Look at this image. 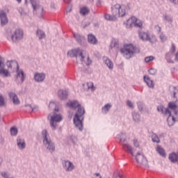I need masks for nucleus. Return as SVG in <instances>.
Returning <instances> with one entry per match:
<instances>
[{
	"instance_id": "obj_31",
	"label": "nucleus",
	"mask_w": 178,
	"mask_h": 178,
	"mask_svg": "<svg viewBox=\"0 0 178 178\" xmlns=\"http://www.w3.org/2000/svg\"><path fill=\"white\" fill-rule=\"evenodd\" d=\"M119 46V43L118 42V41L116 40H113L111 41V45L110 47L111 48H116V47Z\"/></svg>"
},
{
	"instance_id": "obj_18",
	"label": "nucleus",
	"mask_w": 178,
	"mask_h": 178,
	"mask_svg": "<svg viewBox=\"0 0 178 178\" xmlns=\"http://www.w3.org/2000/svg\"><path fill=\"white\" fill-rule=\"evenodd\" d=\"M88 42L90 44H92L93 45H95L97 42H98V40H97V38L94 36L92 34H89L88 36Z\"/></svg>"
},
{
	"instance_id": "obj_38",
	"label": "nucleus",
	"mask_w": 178,
	"mask_h": 178,
	"mask_svg": "<svg viewBox=\"0 0 178 178\" xmlns=\"http://www.w3.org/2000/svg\"><path fill=\"white\" fill-rule=\"evenodd\" d=\"M5 106V99H3V97L0 95V106Z\"/></svg>"
},
{
	"instance_id": "obj_20",
	"label": "nucleus",
	"mask_w": 178,
	"mask_h": 178,
	"mask_svg": "<svg viewBox=\"0 0 178 178\" xmlns=\"http://www.w3.org/2000/svg\"><path fill=\"white\" fill-rule=\"evenodd\" d=\"M169 159L173 163L175 162H177L178 159V153H172L169 155Z\"/></svg>"
},
{
	"instance_id": "obj_36",
	"label": "nucleus",
	"mask_w": 178,
	"mask_h": 178,
	"mask_svg": "<svg viewBox=\"0 0 178 178\" xmlns=\"http://www.w3.org/2000/svg\"><path fill=\"white\" fill-rule=\"evenodd\" d=\"M152 139L153 143H159V138H158V136H156V134H154L152 136Z\"/></svg>"
},
{
	"instance_id": "obj_26",
	"label": "nucleus",
	"mask_w": 178,
	"mask_h": 178,
	"mask_svg": "<svg viewBox=\"0 0 178 178\" xmlns=\"http://www.w3.org/2000/svg\"><path fill=\"white\" fill-rule=\"evenodd\" d=\"M172 58H173V56L170 53H168L165 55V59L168 62V63H173V60H172Z\"/></svg>"
},
{
	"instance_id": "obj_34",
	"label": "nucleus",
	"mask_w": 178,
	"mask_h": 178,
	"mask_svg": "<svg viewBox=\"0 0 178 178\" xmlns=\"http://www.w3.org/2000/svg\"><path fill=\"white\" fill-rule=\"evenodd\" d=\"M31 3L34 10H35V9H37V7L39 6L38 4H37V0H31Z\"/></svg>"
},
{
	"instance_id": "obj_47",
	"label": "nucleus",
	"mask_w": 178,
	"mask_h": 178,
	"mask_svg": "<svg viewBox=\"0 0 178 178\" xmlns=\"http://www.w3.org/2000/svg\"><path fill=\"white\" fill-rule=\"evenodd\" d=\"M172 49H173L174 51H176V48L175 47V44H172Z\"/></svg>"
},
{
	"instance_id": "obj_27",
	"label": "nucleus",
	"mask_w": 178,
	"mask_h": 178,
	"mask_svg": "<svg viewBox=\"0 0 178 178\" xmlns=\"http://www.w3.org/2000/svg\"><path fill=\"white\" fill-rule=\"evenodd\" d=\"M81 14L83 15V16L86 15H88L90 10L87 8V7H83L80 10Z\"/></svg>"
},
{
	"instance_id": "obj_24",
	"label": "nucleus",
	"mask_w": 178,
	"mask_h": 178,
	"mask_svg": "<svg viewBox=\"0 0 178 178\" xmlns=\"http://www.w3.org/2000/svg\"><path fill=\"white\" fill-rule=\"evenodd\" d=\"M0 74L1 76H3V77H8L10 76V74H9V72H8V70H5L4 68H1L0 70Z\"/></svg>"
},
{
	"instance_id": "obj_22",
	"label": "nucleus",
	"mask_w": 178,
	"mask_h": 178,
	"mask_svg": "<svg viewBox=\"0 0 178 178\" xmlns=\"http://www.w3.org/2000/svg\"><path fill=\"white\" fill-rule=\"evenodd\" d=\"M17 145L21 149L26 148V143H24V140L20 138L17 139Z\"/></svg>"
},
{
	"instance_id": "obj_28",
	"label": "nucleus",
	"mask_w": 178,
	"mask_h": 178,
	"mask_svg": "<svg viewBox=\"0 0 178 178\" xmlns=\"http://www.w3.org/2000/svg\"><path fill=\"white\" fill-rule=\"evenodd\" d=\"M111 108V104H106L104 108H102L103 113H108L109 112V108Z\"/></svg>"
},
{
	"instance_id": "obj_51",
	"label": "nucleus",
	"mask_w": 178,
	"mask_h": 178,
	"mask_svg": "<svg viewBox=\"0 0 178 178\" xmlns=\"http://www.w3.org/2000/svg\"><path fill=\"white\" fill-rule=\"evenodd\" d=\"M25 3H27V0H25Z\"/></svg>"
},
{
	"instance_id": "obj_37",
	"label": "nucleus",
	"mask_w": 178,
	"mask_h": 178,
	"mask_svg": "<svg viewBox=\"0 0 178 178\" xmlns=\"http://www.w3.org/2000/svg\"><path fill=\"white\" fill-rule=\"evenodd\" d=\"M160 39H161V41H162V42H165V41L168 40V37H166V35H165L164 33H161Z\"/></svg>"
},
{
	"instance_id": "obj_45",
	"label": "nucleus",
	"mask_w": 178,
	"mask_h": 178,
	"mask_svg": "<svg viewBox=\"0 0 178 178\" xmlns=\"http://www.w3.org/2000/svg\"><path fill=\"white\" fill-rule=\"evenodd\" d=\"M115 178H124V177H123V175L122 174H118Z\"/></svg>"
},
{
	"instance_id": "obj_43",
	"label": "nucleus",
	"mask_w": 178,
	"mask_h": 178,
	"mask_svg": "<svg viewBox=\"0 0 178 178\" xmlns=\"http://www.w3.org/2000/svg\"><path fill=\"white\" fill-rule=\"evenodd\" d=\"M165 20H168V22H172V18H170L169 16L165 17Z\"/></svg>"
},
{
	"instance_id": "obj_50",
	"label": "nucleus",
	"mask_w": 178,
	"mask_h": 178,
	"mask_svg": "<svg viewBox=\"0 0 178 178\" xmlns=\"http://www.w3.org/2000/svg\"><path fill=\"white\" fill-rule=\"evenodd\" d=\"M2 163V159H0V165Z\"/></svg>"
},
{
	"instance_id": "obj_1",
	"label": "nucleus",
	"mask_w": 178,
	"mask_h": 178,
	"mask_svg": "<svg viewBox=\"0 0 178 178\" xmlns=\"http://www.w3.org/2000/svg\"><path fill=\"white\" fill-rule=\"evenodd\" d=\"M67 105L72 109H76V108H78V111L74 118V124H75L76 129H79V130L81 131V130H83V120H84V117L83 116L84 113H86L84 107L81 106L77 101L70 102L67 103Z\"/></svg>"
},
{
	"instance_id": "obj_7",
	"label": "nucleus",
	"mask_w": 178,
	"mask_h": 178,
	"mask_svg": "<svg viewBox=\"0 0 178 178\" xmlns=\"http://www.w3.org/2000/svg\"><path fill=\"white\" fill-rule=\"evenodd\" d=\"M8 69H12L13 72H17V80L23 83L24 81V72L19 70V64L16 61H8L7 63Z\"/></svg>"
},
{
	"instance_id": "obj_12",
	"label": "nucleus",
	"mask_w": 178,
	"mask_h": 178,
	"mask_svg": "<svg viewBox=\"0 0 178 178\" xmlns=\"http://www.w3.org/2000/svg\"><path fill=\"white\" fill-rule=\"evenodd\" d=\"M22 38H23V31L22 29L15 30L11 36L12 41H17V40H22Z\"/></svg>"
},
{
	"instance_id": "obj_6",
	"label": "nucleus",
	"mask_w": 178,
	"mask_h": 178,
	"mask_svg": "<svg viewBox=\"0 0 178 178\" xmlns=\"http://www.w3.org/2000/svg\"><path fill=\"white\" fill-rule=\"evenodd\" d=\"M137 47L132 43H124L123 47L120 49L121 54L127 58L130 59L136 54Z\"/></svg>"
},
{
	"instance_id": "obj_25",
	"label": "nucleus",
	"mask_w": 178,
	"mask_h": 178,
	"mask_svg": "<svg viewBox=\"0 0 178 178\" xmlns=\"http://www.w3.org/2000/svg\"><path fill=\"white\" fill-rule=\"evenodd\" d=\"M36 34L38 36L40 40H42V38H45V33H44V31H42L41 30H38L36 32Z\"/></svg>"
},
{
	"instance_id": "obj_23",
	"label": "nucleus",
	"mask_w": 178,
	"mask_h": 178,
	"mask_svg": "<svg viewBox=\"0 0 178 178\" xmlns=\"http://www.w3.org/2000/svg\"><path fill=\"white\" fill-rule=\"evenodd\" d=\"M156 151L157 152L159 153L160 155H161V156H163V157L166 156V153L165 152V149H163L162 147L157 146Z\"/></svg>"
},
{
	"instance_id": "obj_44",
	"label": "nucleus",
	"mask_w": 178,
	"mask_h": 178,
	"mask_svg": "<svg viewBox=\"0 0 178 178\" xmlns=\"http://www.w3.org/2000/svg\"><path fill=\"white\" fill-rule=\"evenodd\" d=\"M94 178H101V175H99V173H96L95 174Z\"/></svg>"
},
{
	"instance_id": "obj_10",
	"label": "nucleus",
	"mask_w": 178,
	"mask_h": 178,
	"mask_svg": "<svg viewBox=\"0 0 178 178\" xmlns=\"http://www.w3.org/2000/svg\"><path fill=\"white\" fill-rule=\"evenodd\" d=\"M42 135L44 137V140H43V144L44 147L50 151V152H52V151H55V145L52 141L51 140L50 138L47 136V130H43L42 131Z\"/></svg>"
},
{
	"instance_id": "obj_17",
	"label": "nucleus",
	"mask_w": 178,
	"mask_h": 178,
	"mask_svg": "<svg viewBox=\"0 0 178 178\" xmlns=\"http://www.w3.org/2000/svg\"><path fill=\"white\" fill-rule=\"evenodd\" d=\"M144 81L146 83L147 86L148 87H150L151 88H154V81L149 79V76H144Z\"/></svg>"
},
{
	"instance_id": "obj_11",
	"label": "nucleus",
	"mask_w": 178,
	"mask_h": 178,
	"mask_svg": "<svg viewBox=\"0 0 178 178\" xmlns=\"http://www.w3.org/2000/svg\"><path fill=\"white\" fill-rule=\"evenodd\" d=\"M135 158L137 163L139 165H144L147 163V159H145V156L143 152H138Z\"/></svg>"
},
{
	"instance_id": "obj_21",
	"label": "nucleus",
	"mask_w": 178,
	"mask_h": 178,
	"mask_svg": "<svg viewBox=\"0 0 178 178\" xmlns=\"http://www.w3.org/2000/svg\"><path fill=\"white\" fill-rule=\"evenodd\" d=\"M58 97L61 99H65V98H66L67 97V91L63 90H60L58 91Z\"/></svg>"
},
{
	"instance_id": "obj_2",
	"label": "nucleus",
	"mask_w": 178,
	"mask_h": 178,
	"mask_svg": "<svg viewBox=\"0 0 178 178\" xmlns=\"http://www.w3.org/2000/svg\"><path fill=\"white\" fill-rule=\"evenodd\" d=\"M168 108L169 109L174 111L173 113H172L169 109L165 108L162 106H158L157 111H159V112H162V113L168 116L167 119L168 126H173L175 122H178V111H176V109H177V105L176 103L170 102L168 103Z\"/></svg>"
},
{
	"instance_id": "obj_40",
	"label": "nucleus",
	"mask_w": 178,
	"mask_h": 178,
	"mask_svg": "<svg viewBox=\"0 0 178 178\" xmlns=\"http://www.w3.org/2000/svg\"><path fill=\"white\" fill-rule=\"evenodd\" d=\"M148 72H149V74H152V76H154V74H156V70L154 68L149 69Z\"/></svg>"
},
{
	"instance_id": "obj_29",
	"label": "nucleus",
	"mask_w": 178,
	"mask_h": 178,
	"mask_svg": "<svg viewBox=\"0 0 178 178\" xmlns=\"http://www.w3.org/2000/svg\"><path fill=\"white\" fill-rule=\"evenodd\" d=\"M105 63L106 66H108V69H113V63H112L111 60L106 59Z\"/></svg>"
},
{
	"instance_id": "obj_8",
	"label": "nucleus",
	"mask_w": 178,
	"mask_h": 178,
	"mask_svg": "<svg viewBox=\"0 0 178 178\" xmlns=\"http://www.w3.org/2000/svg\"><path fill=\"white\" fill-rule=\"evenodd\" d=\"M120 144L122 145V149L125 152H129L132 156H134V152H136V149L131 147V145L129 144L127 138H125L124 135H122V138H120Z\"/></svg>"
},
{
	"instance_id": "obj_32",
	"label": "nucleus",
	"mask_w": 178,
	"mask_h": 178,
	"mask_svg": "<svg viewBox=\"0 0 178 178\" xmlns=\"http://www.w3.org/2000/svg\"><path fill=\"white\" fill-rule=\"evenodd\" d=\"M154 59H155V57H154L152 56H149L145 58V62L146 63H149V62H152V60H154Z\"/></svg>"
},
{
	"instance_id": "obj_48",
	"label": "nucleus",
	"mask_w": 178,
	"mask_h": 178,
	"mask_svg": "<svg viewBox=\"0 0 178 178\" xmlns=\"http://www.w3.org/2000/svg\"><path fill=\"white\" fill-rule=\"evenodd\" d=\"M2 65V57L0 56V66Z\"/></svg>"
},
{
	"instance_id": "obj_14",
	"label": "nucleus",
	"mask_w": 178,
	"mask_h": 178,
	"mask_svg": "<svg viewBox=\"0 0 178 178\" xmlns=\"http://www.w3.org/2000/svg\"><path fill=\"white\" fill-rule=\"evenodd\" d=\"M139 38L143 41H151L149 33L144 31L139 32Z\"/></svg>"
},
{
	"instance_id": "obj_33",
	"label": "nucleus",
	"mask_w": 178,
	"mask_h": 178,
	"mask_svg": "<svg viewBox=\"0 0 178 178\" xmlns=\"http://www.w3.org/2000/svg\"><path fill=\"white\" fill-rule=\"evenodd\" d=\"M87 87L88 90H91V91H94V90H95V88L94 87V83H92V82H88L87 83Z\"/></svg>"
},
{
	"instance_id": "obj_16",
	"label": "nucleus",
	"mask_w": 178,
	"mask_h": 178,
	"mask_svg": "<svg viewBox=\"0 0 178 178\" xmlns=\"http://www.w3.org/2000/svg\"><path fill=\"white\" fill-rule=\"evenodd\" d=\"M10 98L13 99V104H15V105H19L20 104V101L19 100V98H17V95L13 92H10L9 94Z\"/></svg>"
},
{
	"instance_id": "obj_3",
	"label": "nucleus",
	"mask_w": 178,
	"mask_h": 178,
	"mask_svg": "<svg viewBox=\"0 0 178 178\" xmlns=\"http://www.w3.org/2000/svg\"><path fill=\"white\" fill-rule=\"evenodd\" d=\"M67 56L70 58H76V59L81 60L85 63V65H91L92 60L90 59V56H88V53L86 51V50H83L81 49H75L70 50L67 52Z\"/></svg>"
},
{
	"instance_id": "obj_35",
	"label": "nucleus",
	"mask_w": 178,
	"mask_h": 178,
	"mask_svg": "<svg viewBox=\"0 0 178 178\" xmlns=\"http://www.w3.org/2000/svg\"><path fill=\"white\" fill-rule=\"evenodd\" d=\"M11 136H17V128L12 127L10 129Z\"/></svg>"
},
{
	"instance_id": "obj_19",
	"label": "nucleus",
	"mask_w": 178,
	"mask_h": 178,
	"mask_svg": "<svg viewBox=\"0 0 178 178\" xmlns=\"http://www.w3.org/2000/svg\"><path fill=\"white\" fill-rule=\"evenodd\" d=\"M64 167L65 168L66 170H73L74 165H73L72 162L67 161L64 163Z\"/></svg>"
},
{
	"instance_id": "obj_41",
	"label": "nucleus",
	"mask_w": 178,
	"mask_h": 178,
	"mask_svg": "<svg viewBox=\"0 0 178 178\" xmlns=\"http://www.w3.org/2000/svg\"><path fill=\"white\" fill-rule=\"evenodd\" d=\"M155 30L157 31V33H161V28L159 25L155 26L154 27Z\"/></svg>"
},
{
	"instance_id": "obj_15",
	"label": "nucleus",
	"mask_w": 178,
	"mask_h": 178,
	"mask_svg": "<svg viewBox=\"0 0 178 178\" xmlns=\"http://www.w3.org/2000/svg\"><path fill=\"white\" fill-rule=\"evenodd\" d=\"M34 79L35 81H38V82L44 81V80L45 79V74L37 73L35 74Z\"/></svg>"
},
{
	"instance_id": "obj_42",
	"label": "nucleus",
	"mask_w": 178,
	"mask_h": 178,
	"mask_svg": "<svg viewBox=\"0 0 178 178\" xmlns=\"http://www.w3.org/2000/svg\"><path fill=\"white\" fill-rule=\"evenodd\" d=\"M127 104L129 106V108H133V103L130 100L127 102Z\"/></svg>"
},
{
	"instance_id": "obj_46",
	"label": "nucleus",
	"mask_w": 178,
	"mask_h": 178,
	"mask_svg": "<svg viewBox=\"0 0 178 178\" xmlns=\"http://www.w3.org/2000/svg\"><path fill=\"white\" fill-rule=\"evenodd\" d=\"M173 3L178 5V0H172Z\"/></svg>"
},
{
	"instance_id": "obj_9",
	"label": "nucleus",
	"mask_w": 178,
	"mask_h": 178,
	"mask_svg": "<svg viewBox=\"0 0 178 178\" xmlns=\"http://www.w3.org/2000/svg\"><path fill=\"white\" fill-rule=\"evenodd\" d=\"M124 24L127 29H132L133 27H139L141 29L143 27V22L141 20L138 19L136 17L132 16Z\"/></svg>"
},
{
	"instance_id": "obj_39",
	"label": "nucleus",
	"mask_w": 178,
	"mask_h": 178,
	"mask_svg": "<svg viewBox=\"0 0 178 178\" xmlns=\"http://www.w3.org/2000/svg\"><path fill=\"white\" fill-rule=\"evenodd\" d=\"M133 118H134V120H135V122H138V120H140V115L137 113H134Z\"/></svg>"
},
{
	"instance_id": "obj_13",
	"label": "nucleus",
	"mask_w": 178,
	"mask_h": 178,
	"mask_svg": "<svg viewBox=\"0 0 178 178\" xmlns=\"http://www.w3.org/2000/svg\"><path fill=\"white\" fill-rule=\"evenodd\" d=\"M0 19L1 22V26L8 24V17H6V13H5L4 10H0Z\"/></svg>"
},
{
	"instance_id": "obj_5",
	"label": "nucleus",
	"mask_w": 178,
	"mask_h": 178,
	"mask_svg": "<svg viewBox=\"0 0 178 178\" xmlns=\"http://www.w3.org/2000/svg\"><path fill=\"white\" fill-rule=\"evenodd\" d=\"M49 108L50 109H54L55 112L52 114H49L48 119L50 120V124L52 127L53 130H55L56 129L57 123H59V122H62V115L60 113H58V108H56V104L54 102H50L49 105Z\"/></svg>"
},
{
	"instance_id": "obj_4",
	"label": "nucleus",
	"mask_w": 178,
	"mask_h": 178,
	"mask_svg": "<svg viewBox=\"0 0 178 178\" xmlns=\"http://www.w3.org/2000/svg\"><path fill=\"white\" fill-rule=\"evenodd\" d=\"M111 15H105L104 17L106 20H117L119 17H123L126 15V9L124 6H122L119 3H116L111 7Z\"/></svg>"
},
{
	"instance_id": "obj_30",
	"label": "nucleus",
	"mask_w": 178,
	"mask_h": 178,
	"mask_svg": "<svg viewBox=\"0 0 178 178\" xmlns=\"http://www.w3.org/2000/svg\"><path fill=\"white\" fill-rule=\"evenodd\" d=\"M133 145H134V148H135V151H136V148H140V143H138V140L137 139H134L133 140Z\"/></svg>"
},
{
	"instance_id": "obj_49",
	"label": "nucleus",
	"mask_w": 178,
	"mask_h": 178,
	"mask_svg": "<svg viewBox=\"0 0 178 178\" xmlns=\"http://www.w3.org/2000/svg\"><path fill=\"white\" fill-rule=\"evenodd\" d=\"M17 2H19V3H20V2H22V0H17Z\"/></svg>"
}]
</instances>
